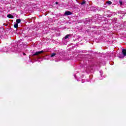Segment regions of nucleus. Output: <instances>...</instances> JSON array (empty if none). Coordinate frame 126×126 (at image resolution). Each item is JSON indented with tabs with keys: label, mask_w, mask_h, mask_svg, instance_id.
Instances as JSON below:
<instances>
[{
	"label": "nucleus",
	"mask_w": 126,
	"mask_h": 126,
	"mask_svg": "<svg viewBox=\"0 0 126 126\" xmlns=\"http://www.w3.org/2000/svg\"><path fill=\"white\" fill-rule=\"evenodd\" d=\"M122 54L123 55V56H121L119 55H118V58H120V59H124V58H125V57H126V49H123Z\"/></svg>",
	"instance_id": "obj_1"
},
{
	"label": "nucleus",
	"mask_w": 126,
	"mask_h": 126,
	"mask_svg": "<svg viewBox=\"0 0 126 126\" xmlns=\"http://www.w3.org/2000/svg\"><path fill=\"white\" fill-rule=\"evenodd\" d=\"M44 52H45L44 50L36 52L35 54L33 55V56L35 57V56H37L38 57V59H41L40 56H39V55H40V54H42V53H44Z\"/></svg>",
	"instance_id": "obj_2"
},
{
	"label": "nucleus",
	"mask_w": 126,
	"mask_h": 126,
	"mask_svg": "<svg viewBox=\"0 0 126 126\" xmlns=\"http://www.w3.org/2000/svg\"><path fill=\"white\" fill-rule=\"evenodd\" d=\"M72 14V12L69 11H66L64 12V14L63 15V16H67L68 15H71Z\"/></svg>",
	"instance_id": "obj_3"
},
{
	"label": "nucleus",
	"mask_w": 126,
	"mask_h": 126,
	"mask_svg": "<svg viewBox=\"0 0 126 126\" xmlns=\"http://www.w3.org/2000/svg\"><path fill=\"white\" fill-rule=\"evenodd\" d=\"M86 4V1H85V0H83L82 2L80 3V4H81V5H84V4Z\"/></svg>",
	"instance_id": "obj_4"
},
{
	"label": "nucleus",
	"mask_w": 126,
	"mask_h": 126,
	"mask_svg": "<svg viewBox=\"0 0 126 126\" xmlns=\"http://www.w3.org/2000/svg\"><path fill=\"white\" fill-rule=\"evenodd\" d=\"M20 22H21V19H17L16 21V23H17V24L20 23Z\"/></svg>",
	"instance_id": "obj_5"
},
{
	"label": "nucleus",
	"mask_w": 126,
	"mask_h": 126,
	"mask_svg": "<svg viewBox=\"0 0 126 126\" xmlns=\"http://www.w3.org/2000/svg\"><path fill=\"white\" fill-rule=\"evenodd\" d=\"M7 17H8V18H13V17H14L11 14H8L7 15Z\"/></svg>",
	"instance_id": "obj_6"
},
{
	"label": "nucleus",
	"mask_w": 126,
	"mask_h": 126,
	"mask_svg": "<svg viewBox=\"0 0 126 126\" xmlns=\"http://www.w3.org/2000/svg\"><path fill=\"white\" fill-rule=\"evenodd\" d=\"M68 37H70V34H67L65 36V37H64V39H67V38H68Z\"/></svg>",
	"instance_id": "obj_7"
},
{
	"label": "nucleus",
	"mask_w": 126,
	"mask_h": 126,
	"mask_svg": "<svg viewBox=\"0 0 126 126\" xmlns=\"http://www.w3.org/2000/svg\"><path fill=\"white\" fill-rule=\"evenodd\" d=\"M14 27L15 28H18V24L16 23L14 25Z\"/></svg>",
	"instance_id": "obj_8"
},
{
	"label": "nucleus",
	"mask_w": 126,
	"mask_h": 126,
	"mask_svg": "<svg viewBox=\"0 0 126 126\" xmlns=\"http://www.w3.org/2000/svg\"><path fill=\"white\" fill-rule=\"evenodd\" d=\"M107 4H108V5H111V4H112V1H108L107 2Z\"/></svg>",
	"instance_id": "obj_9"
},
{
	"label": "nucleus",
	"mask_w": 126,
	"mask_h": 126,
	"mask_svg": "<svg viewBox=\"0 0 126 126\" xmlns=\"http://www.w3.org/2000/svg\"><path fill=\"white\" fill-rule=\"evenodd\" d=\"M56 53H53L52 54H51V58H53V57H55V56H56Z\"/></svg>",
	"instance_id": "obj_10"
},
{
	"label": "nucleus",
	"mask_w": 126,
	"mask_h": 126,
	"mask_svg": "<svg viewBox=\"0 0 126 126\" xmlns=\"http://www.w3.org/2000/svg\"><path fill=\"white\" fill-rule=\"evenodd\" d=\"M119 2H120V5H123V1H120Z\"/></svg>",
	"instance_id": "obj_11"
},
{
	"label": "nucleus",
	"mask_w": 126,
	"mask_h": 126,
	"mask_svg": "<svg viewBox=\"0 0 126 126\" xmlns=\"http://www.w3.org/2000/svg\"><path fill=\"white\" fill-rule=\"evenodd\" d=\"M56 4H59V2L58 1L56 2Z\"/></svg>",
	"instance_id": "obj_12"
},
{
	"label": "nucleus",
	"mask_w": 126,
	"mask_h": 126,
	"mask_svg": "<svg viewBox=\"0 0 126 126\" xmlns=\"http://www.w3.org/2000/svg\"><path fill=\"white\" fill-rule=\"evenodd\" d=\"M23 55L24 56H26V54H25V53H23Z\"/></svg>",
	"instance_id": "obj_13"
}]
</instances>
